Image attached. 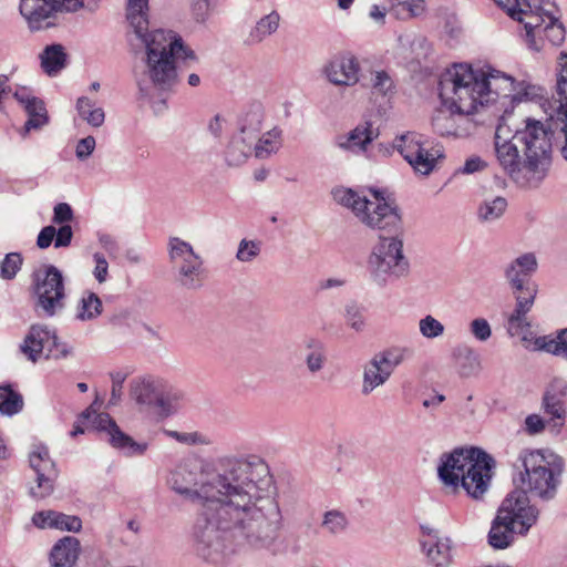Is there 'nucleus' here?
Returning a JSON list of instances; mask_svg holds the SVG:
<instances>
[{"mask_svg":"<svg viewBox=\"0 0 567 567\" xmlns=\"http://www.w3.org/2000/svg\"><path fill=\"white\" fill-rule=\"evenodd\" d=\"M456 113L446 110H439L432 120L434 131L442 136H458L460 133L456 127Z\"/></svg>","mask_w":567,"mask_h":567,"instance_id":"nucleus-46","label":"nucleus"},{"mask_svg":"<svg viewBox=\"0 0 567 567\" xmlns=\"http://www.w3.org/2000/svg\"><path fill=\"white\" fill-rule=\"evenodd\" d=\"M280 23V16L278 12L272 11L269 14L260 18L255 28L249 33V42L252 44L260 43L267 37L274 34Z\"/></svg>","mask_w":567,"mask_h":567,"instance_id":"nucleus-38","label":"nucleus"},{"mask_svg":"<svg viewBox=\"0 0 567 567\" xmlns=\"http://www.w3.org/2000/svg\"><path fill=\"white\" fill-rule=\"evenodd\" d=\"M344 311L348 326L357 332L362 331L365 327L362 308L355 302H350L346 306Z\"/></svg>","mask_w":567,"mask_h":567,"instance_id":"nucleus-53","label":"nucleus"},{"mask_svg":"<svg viewBox=\"0 0 567 567\" xmlns=\"http://www.w3.org/2000/svg\"><path fill=\"white\" fill-rule=\"evenodd\" d=\"M59 346V338L47 326L33 324L20 344V351L32 362H35L45 348Z\"/></svg>","mask_w":567,"mask_h":567,"instance_id":"nucleus-21","label":"nucleus"},{"mask_svg":"<svg viewBox=\"0 0 567 567\" xmlns=\"http://www.w3.org/2000/svg\"><path fill=\"white\" fill-rule=\"evenodd\" d=\"M368 271L371 279L384 286L391 279L404 276L409 262L403 255V243L394 236L380 237L368 259Z\"/></svg>","mask_w":567,"mask_h":567,"instance_id":"nucleus-10","label":"nucleus"},{"mask_svg":"<svg viewBox=\"0 0 567 567\" xmlns=\"http://www.w3.org/2000/svg\"><path fill=\"white\" fill-rule=\"evenodd\" d=\"M126 19L138 42L136 45L146 50L147 71L154 87L171 89L177 78L176 60H195V53L172 31L148 32V0H127Z\"/></svg>","mask_w":567,"mask_h":567,"instance_id":"nucleus-4","label":"nucleus"},{"mask_svg":"<svg viewBox=\"0 0 567 567\" xmlns=\"http://www.w3.org/2000/svg\"><path fill=\"white\" fill-rule=\"evenodd\" d=\"M390 10L398 19L406 20L424 12V0H389Z\"/></svg>","mask_w":567,"mask_h":567,"instance_id":"nucleus-41","label":"nucleus"},{"mask_svg":"<svg viewBox=\"0 0 567 567\" xmlns=\"http://www.w3.org/2000/svg\"><path fill=\"white\" fill-rule=\"evenodd\" d=\"M93 257L95 261L93 275L100 284H103L107 279L109 264L105 257L100 252H95Z\"/></svg>","mask_w":567,"mask_h":567,"instance_id":"nucleus-63","label":"nucleus"},{"mask_svg":"<svg viewBox=\"0 0 567 567\" xmlns=\"http://www.w3.org/2000/svg\"><path fill=\"white\" fill-rule=\"evenodd\" d=\"M406 350L402 348H390L374 354L372 358L385 370L391 377L394 369L405 359Z\"/></svg>","mask_w":567,"mask_h":567,"instance_id":"nucleus-48","label":"nucleus"},{"mask_svg":"<svg viewBox=\"0 0 567 567\" xmlns=\"http://www.w3.org/2000/svg\"><path fill=\"white\" fill-rule=\"evenodd\" d=\"M484 90V71L465 63L447 69L439 82V95L443 106L457 115L473 114L478 107L487 105Z\"/></svg>","mask_w":567,"mask_h":567,"instance_id":"nucleus-7","label":"nucleus"},{"mask_svg":"<svg viewBox=\"0 0 567 567\" xmlns=\"http://www.w3.org/2000/svg\"><path fill=\"white\" fill-rule=\"evenodd\" d=\"M166 435L174 439L178 443L186 445L203 444L205 441L203 436L197 432H178V431H165Z\"/></svg>","mask_w":567,"mask_h":567,"instance_id":"nucleus-56","label":"nucleus"},{"mask_svg":"<svg viewBox=\"0 0 567 567\" xmlns=\"http://www.w3.org/2000/svg\"><path fill=\"white\" fill-rule=\"evenodd\" d=\"M487 543L494 549H505L514 543V534H487Z\"/></svg>","mask_w":567,"mask_h":567,"instance_id":"nucleus-60","label":"nucleus"},{"mask_svg":"<svg viewBox=\"0 0 567 567\" xmlns=\"http://www.w3.org/2000/svg\"><path fill=\"white\" fill-rule=\"evenodd\" d=\"M230 536H234L233 542L236 546L237 555L260 549H269L274 553L279 550L275 534H230Z\"/></svg>","mask_w":567,"mask_h":567,"instance_id":"nucleus-26","label":"nucleus"},{"mask_svg":"<svg viewBox=\"0 0 567 567\" xmlns=\"http://www.w3.org/2000/svg\"><path fill=\"white\" fill-rule=\"evenodd\" d=\"M102 309L100 297L92 291H86L79 301L75 317L81 321L93 320L102 313Z\"/></svg>","mask_w":567,"mask_h":567,"instance_id":"nucleus-39","label":"nucleus"},{"mask_svg":"<svg viewBox=\"0 0 567 567\" xmlns=\"http://www.w3.org/2000/svg\"><path fill=\"white\" fill-rule=\"evenodd\" d=\"M484 82L486 84L485 100L486 103H494L498 99H511L512 102H522L533 99L535 86L524 83H515V80L499 71H484Z\"/></svg>","mask_w":567,"mask_h":567,"instance_id":"nucleus-13","label":"nucleus"},{"mask_svg":"<svg viewBox=\"0 0 567 567\" xmlns=\"http://www.w3.org/2000/svg\"><path fill=\"white\" fill-rule=\"evenodd\" d=\"M163 380L144 378L131 384V396L140 405L154 408Z\"/></svg>","mask_w":567,"mask_h":567,"instance_id":"nucleus-29","label":"nucleus"},{"mask_svg":"<svg viewBox=\"0 0 567 567\" xmlns=\"http://www.w3.org/2000/svg\"><path fill=\"white\" fill-rule=\"evenodd\" d=\"M441 156L439 151L435 153L429 152L424 146H422L416 154L411 157V159H406V162L411 165L415 173L421 175H429L433 168L435 167L437 158Z\"/></svg>","mask_w":567,"mask_h":567,"instance_id":"nucleus-42","label":"nucleus"},{"mask_svg":"<svg viewBox=\"0 0 567 567\" xmlns=\"http://www.w3.org/2000/svg\"><path fill=\"white\" fill-rule=\"evenodd\" d=\"M254 141L247 138L245 135L235 134L228 142L225 150V161L228 166H240L254 153Z\"/></svg>","mask_w":567,"mask_h":567,"instance_id":"nucleus-31","label":"nucleus"},{"mask_svg":"<svg viewBox=\"0 0 567 567\" xmlns=\"http://www.w3.org/2000/svg\"><path fill=\"white\" fill-rule=\"evenodd\" d=\"M537 258L526 252L512 260L504 269L505 279L515 298V308L507 319V331L516 336L530 327L527 313L532 310L537 292V285L530 280L537 270Z\"/></svg>","mask_w":567,"mask_h":567,"instance_id":"nucleus-8","label":"nucleus"},{"mask_svg":"<svg viewBox=\"0 0 567 567\" xmlns=\"http://www.w3.org/2000/svg\"><path fill=\"white\" fill-rule=\"evenodd\" d=\"M23 408L22 395L13 391L10 386H0V413L13 415Z\"/></svg>","mask_w":567,"mask_h":567,"instance_id":"nucleus-47","label":"nucleus"},{"mask_svg":"<svg viewBox=\"0 0 567 567\" xmlns=\"http://www.w3.org/2000/svg\"><path fill=\"white\" fill-rule=\"evenodd\" d=\"M423 146L422 136L415 132H408L395 137L393 148H395L404 159H411Z\"/></svg>","mask_w":567,"mask_h":567,"instance_id":"nucleus-45","label":"nucleus"},{"mask_svg":"<svg viewBox=\"0 0 567 567\" xmlns=\"http://www.w3.org/2000/svg\"><path fill=\"white\" fill-rule=\"evenodd\" d=\"M468 330L480 342H486L492 337V327L485 318L473 319L468 324Z\"/></svg>","mask_w":567,"mask_h":567,"instance_id":"nucleus-54","label":"nucleus"},{"mask_svg":"<svg viewBox=\"0 0 567 567\" xmlns=\"http://www.w3.org/2000/svg\"><path fill=\"white\" fill-rule=\"evenodd\" d=\"M419 330L422 337L435 339L444 333V326L433 316L427 315L419 321Z\"/></svg>","mask_w":567,"mask_h":567,"instance_id":"nucleus-51","label":"nucleus"},{"mask_svg":"<svg viewBox=\"0 0 567 567\" xmlns=\"http://www.w3.org/2000/svg\"><path fill=\"white\" fill-rule=\"evenodd\" d=\"M167 483L185 498L204 502L198 519L203 529L282 527L279 505L269 493V466L258 455H227L215 462L188 456L171 471Z\"/></svg>","mask_w":567,"mask_h":567,"instance_id":"nucleus-1","label":"nucleus"},{"mask_svg":"<svg viewBox=\"0 0 567 567\" xmlns=\"http://www.w3.org/2000/svg\"><path fill=\"white\" fill-rule=\"evenodd\" d=\"M379 136L371 122L357 125L347 135L339 136L336 144L339 148L354 153L365 152L367 147Z\"/></svg>","mask_w":567,"mask_h":567,"instance_id":"nucleus-24","label":"nucleus"},{"mask_svg":"<svg viewBox=\"0 0 567 567\" xmlns=\"http://www.w3.org/2000/svg\"><path fill=\"white\" fill-rule=\"evenodd\" d=\"M567 398V382L563 379H555L543 396V408L545 413L551 419L563 421L566 415L565 400Z\"/></svg>","mask_w":567,"mask_h":567,"instance_id":"nucleus-25","label":"nucleus"},{"mask_svg":"<svg viewBox=\"0 0 567 567\" xmlns=\"http://www.w3.org/2000/svg\"><path fill=\"white\" fill-rule=\"evenodd\" d=\"M39 59L43 72L49 76H55L66 66L68 54L62 44L53 43L43 49Z\"/></svg>","mask_w":567,"mask_h":567,"instance_id":"nucleus-30","label":"nucleus"},{"mask_svg":"<svg viewBox=\"0 0 567 567\" xmlns=\"http://www.w3.org/2000/svg\"><path fill=\"white\" fill-rule=\"evenodd\" d=\"M56 228L53 225L43 227L37 238V246L40 249L49 248L55 240Z\"/></svg>","mask_w":567,"mask_h":567,"instance_id":"nucleus-61","label":"nucleus"},{"mask_svg":"<svg viewBox=\"0 0 567 567\" xmlns=\"http://www.w3.org/2000/svg\"><path fill=\"white\" fill-rule=\"evenodd\" d=\"M545 429V421L538 414H529L525 419L524 430L529 435H536Z\"/></svg>","mask_w":567,"mask_h":567,"instance_id":"nucleus-64","label":"nucleus"},{"mask_svg":"<svg viewBox=\"0 0 567 567\" xmlns=\"http://www.w3.org/2000/svg\"><path fill=\"white\" fill-rule=\"evenodd\" d=\"M73 238V229L70 225H62L56 229L54 247L65 248L71 245Z\"/></svg>","mask_w":567,"mask_h":567,"instance_id":"nucleus-62","label":"nucleus"},{"mask_svg":"<svg viewBox=\"0 0 567 567\" xmlns=\"http://www.w3.org/2000/svg\"><path fill=\"white\" fill-rule=\"evenodd\" d=\"M264 110L261 104L252 103L240 113L238 117V133L256 142L261 132Z\"/></svg>","mask_w":567,"mask_h":567,"instance_id":"nucleus-27","label":"nucleus"},{"mask_svg":"<svg viewBox=\"0 0 567 567\" xmlns=\"http://www.w3.org/2000/svg\"><path fill=\"white\" fill-rule=\"evenodd\" d=\"M80 551V543L75 537L65 536L52 548L50 561L53 567H73Z\"/></svg>","mask_w":567,"mask_h":567,"instance_id":"nucleus-28","label":"nucleus"},{"mask_svg":"<svg viewBox=\"0 0 567 567\" xmlns=\"http://www.w3.org/2000/svg\"><path fill=\"white\" fill-rule=\"evenodd\" d=\"M19 12L30 32H39L56 25L58 13L51 0H20Z\"/></svg>","mask_w":567,"mask_h":567,"instance_id":"nucleus-17","label":"nucleus"},{"mask_svg":"<svg viewBox=\"0 0 567 567\" xmlns=\"http://www.w3.org/2000/svg\"><path fill=\"white\" fill-rule=\"evenodd\" d=\"M22 265L19 252L7 254L0 264V277L7 280L13 279Z\"/></svg>","mask_w":567,"mask_h":567,"instance_id":"nucleus-52","label":"nucleus"},{"mask_svg":"<svg viewBox=\"0 0 567 567\" xmlns=\"http://www.w3.org/2000/svg\"><path fill=\"white\" fill-rule=\"evenodd\" d=\"M182 399L183 393L181 391L163 381L154 409L159 415L168 416L176 412Z\"/></svg>","mask_w":567,"mask_h":567,"instance_id":"nucleus-36","label":"nucleus"},{"mask_svg":"<svg viewBox=\"0 0 567 567\" xmlns=\"http://www.w3.org/2000/svg\"><path fill=\"white\" fill-rule=\"evenodd\" d=\"M517 461L524 468L519 473L518 482L514 480L520 489L512 492L502 502L489 532L499 527H504L505 532H515L516 527H520V532H527L538 516V511L528 505L527 493L543 501H550L557 494L564 471V460L560 456L524 450Z\"/></svg>","mask_w":567,"mask_h":567,"instance_id":"nucleus-2","label":"nucleus"},{"mask_svg":"<svg viewBox=\"0 0 567 567\" xmlns=\"http://www.w3.org/2000/svg\"><path fill=\"white\" fill-rule=\"evenodd\" d=\"M511 114L505 112L495 130L494 145L499 165L522 187H536L545 176L544 163L551 150V127L526 117L525 126L509 127Z\"/></svg>","mask_w":567,"mask_h":567,"instance_id":"nucleus-3","label":"nucleus"},{"mask_svg":"<svg viewBox=\"0 0 567 567\" xmlns=\"http://www.w3.org/2000/svg\"><path fill=\"white\" fill-rule=\"evenodd\" d=\"M321 527L330 532L342 530L349 527V520L341 511L331 509L324 513Z\"/></svg>","mask_w":567,"mask_h":567,"instance_id":"nucleus-50","label":"nucleus"},{"mask_svg":"<svg viewBox=\"0 0 567 567\" xmlns=\"http://www.w3.org/2000/svg\"><path fill=\"white\" fill-rule=\"evenodd\" d=\"M35 307L47 317H53L65 307V287L62 272L53 265L34 274Z\"/></svg>","mask_w":567,"mask_h":567,"instance_id":"nucleus-12","label":"nucleus"},{"mask_svg":"<svg viewBox=\"0 0 567 567\" xmlns=\"http://www.w3.org/2000/svg\"><path fill=\"white\" fill-rule=\"evenodd\" d=\"M233 539L230 534H194L193 544L200 558L218 565L237 555Z\"/></svg>","mask_w":567,"mask_h":567,"instance_id":"nucleus-15","label":"nucleus"},{"mask_svg":"<svg viewBox=\"0 0 567 567\" xmlns=\"http://www.w3.org/2000/svg\"><path fill=\"white\" fill-rule=\"evenodd\" d=\"M375 202L369 200L364 195L351 188H337L333 190L334 200L352 210L355 217L367 227L398 233L401 228V214L394 203L386 202L383 192L370 189Z\"/></svg>","mask_w":567,"mask_h":567,"instance_id":"nucleus-9","label":"nucleus"},{"mask_svg":"<svg viewBox=\"0 0 567 567\" xmlns=\"http://www.w3.org/2000/svg\"><path fill=\"white\" fill-rule=\"evenodd\" d=\"M389 379L390 375L385 370H383L377 360L372 358L363 369L362 394L368 395L372 393L377 388L383 385Z\"/></svg>","mask_w":567,"mask_h":567,"instance_id":"nucleus-35","label":"nucleus"},{"mask_svg":"<svg viewBox=\"0 0 567 567\" xmlns=\"http://www.w3.org/2000/svg\"><path fill=\"white\" fill-rule=\"evenodd\" d=\"M556 92L559 96V105L556 111L557 118L555 125L564 134L565 142L560 153L567 162V54L565 53L560 54L558 61Z\"/></svg>","mask_w":567,"mask_h":567,"instance_id":"nucleus-22","label":"nucleus"},{"mask_svg":"<svg viewBox=\"0 0 567 567\" xmlns=\"http://www.w3.org/2000/svg\"><path fill=\"white\" fill-rule=\"evenodd\" d=\"M30 466L37 474L35 485L30 487V494L35 498L49 496L54 488L58 471L51 460L48 447L38 445L30 453Z\"/></svg>","mask_w":567,"mask_h":567,"instance_id":"nucleus-16","label":"nucleus"},{"mask_svg":"<svg viewBox=\"0 0 567 567\" xmlns=\"http://www.w3.org/2000/svg\"><path fill=\"white\" fill-rule=\"evenodd\" d=\"M367 86L375 97L390 100L396 92V85L391 74L384 70H372Z\"/></svg>","mask_w":567,"mask_h":567,"instance_id":"nucleus-32","label":"nucleus"},{"mask_svg":"<svg viewBox=\"0 0 567 567\" xmlns=\"http://www.w3.org/2000/svg\"><path fill=\"white\" fill-rule=\"evenodd\" d=\"M56 13H75L83 8V0H51Z\"/></svg>","mask_w":567,"mask_h":567,"instance_id":"nucleus-59","label":"nucleus"},{"mask_svg":"<svg viewBox=\"0 0 567 567\" xmlns=\"http://www.w3.org/2000/svg\"><path fill=\"white\" fill-rule=\"evenodd\" d=\"M76 110L79 115L91 126L100 127L105 120V113L102 107H96L94 103L82 96L76 102Z\"/></svg>","mask_w":567,"mask_h":567,"instance_id":"nucleus-43","label":"nucleus"},{"mask_svg":"<svg viewBox=\"0 0 567 567\" xmlns=\"http://www.w3.org/2000/svg\"><path fill=\"white\" fill-rule=\"evenodd\" d=\"M454 357L456 359L457 371L461 377L470 378L480 372L481 358L473 348L467 346L458 347L454 352Z\"/></svg>","mask_w":567,"mask_h":567,"instance_id":"nucleus-33","label":"nucleus"},{"mask_svg":"<svg viewBox=\"0 0 567 567\" xmlns=\"http://www.w3.org/2000/svg\"><path fill=\"white\" fill-rule=\"evenodd\" d=\"M32 524L38 529H58L60 532H81L82 529V520L79 516L51 509L34 513Z\"/></svg>","mask_w":567,"mask_h":567,"instance_id":"nucleus-23","label":"nucleus"},{"mask_svg":"<svg viewBox=\"0 0 567 567\" xmlns=\"http://www.w3.org/2000/svg\"><path fill=\"white\" fill-rule=\"evenodd\" d=\"M422 553L434 567H447L453 559V542L447 534H422Z\"/></svg>","mask_w":567,"mask_h":567,"instance_id":"nucleus-19","label":"nucleus"},{"mask_svg":"<svg viewBox=\"0 0 567 567\" xmlns=\"http://www.w3.org/2000/svg\"><path fill=\"white\" fill-rule=\"evenodd\" d=\"M508 16L524 24L529 49L540 51L545 39L554 47L565 41L566 31L553 0H494Z\"/></svg>","mask_w":567,"mask_h":567,"instance_id":"nucleus-6","label":"nucleus"},{"mask_svg":"<svg viewBox=\"0 0 567 567\" xmlns=\"http://www.w3.org/2000/svg\"><path fill=\"white\" fill-rule=\"evenodd\" d=\"M112 378V391L109 404L115 405L120 402L122 396V388L125 381V374L122 372H115L111 374Z\"/></svg>","mask_w":567,"mask_h":567,"instance_id":"nucleus-58","label":"nucleus"},{"mask_svg":"<svg viewBox=\"0 0 567 567\" xmlns=\"http://www.w3.org/2000/svg\"><path fill=\"white\" fill-rule=\"evenodd\" d=\"M82 417L90 420L99 431L106 432L109 443L126 456L143 455L147 450V443H138L133 437L121 431L115 421L107 413H96L87 409L82 413Z\"/></svg>","mask_w":567,"mask_h":567,"instance_id":"nucleus-14","label":"nucleus"},{"mask_svg":"<svg viewBox=\"0 0 567 567\" xmlns=\"http://www.w3.org/2000/svg\"><path fill=\"white\" fill-rule=\"evenodd\" d=\"M96 146L95 138L91 135L78 141L75 146V156L79 161H86L94 152Z\"/></svg>","mask_w":567,"mask_h":567,"instance_id":"nucleus-55","label":"nucleus"},{"mask_svg":"<svg viewBox=\"0 0 567 567\" xmlns=\"http://www.w3.org/2000/svg\"><path fill=\"white\" fill-rule=\"evenodd\" d=\"M507 209V200L503 196L484 199L477 207V217L483 223L499 219Z\"/></svg>","mask_w":567,"mask_h":567,"instance_id":"nucleus-37","label":"nucleus"},{"mask_svg":"<svg viewBox=\"0 0 567 567\" xmlns=\"http://www.w3.org/2000/svg\"><path fill=\"white\" fill-rule=\"evenodd\" d=\"M566 344L567 328L561 329L555 338L550 336H543L535 340L537 349L561 358L564 355Z\"/></svg>","mask_w":567,"mask_h":567,"instance_id":"nucleus-44","label":"nucleus"},{"mask_svg":"<svg viewBox=\"0 0 567 567\" xmlns=\"http://www.w3.org/2000/svg\"><path fill=\"white\" fill-rule=\"evenodd\" d=\"M281 130L274 127L262 135H258L257 141L252 145V152L257 158H268L277 153L281 147Z\"/></svg>","mask_w":567,"mask_h":567,"instance_id":"nucleus-34","label":"nucleus"},{"mask_svg":"<svg viewBox=\"0 0 567 567\" xmlns=\"http://www.w3.org/2000/svg\"><path fill=\"white\" fill-rule=\"evenodd\" d=\"M260 250V241L241 239L238 245L236 258L240 262H251L259 256Z\"/></svg>","mask_w":567,"mask_h":567,"instance_id":"nucleus-49","label":"nucleus"},{"mask_svg":"<svg viewBox=\"0 0 567 567\" xmlns=\"http://www.w3.org/2000/svg\"><path fill=\"white\" fill-rule=\"evenodd\" d=\"M360 64L351 54L336 55L322 68V74L336 86H353L360 81Z\"/></svg>","mask_w":567,"mask_h":567,"instance_id":"nucleus-18","label":"nucleus"},{"mask_svg":"<svg viewBox=\"0 0 567 567\" xmlns=\"http://www.w3.org/2000/svg\"><path fill=\"white\" fill-rule=\"evenodd\" d=\"M167 250L177 285L186 290L200 289L204 286L206 272L204 260L194 251L193 246L178 237H171Z\"/></svg>","mask_w":567,"mask_h":567,"instance_id":"nucleus-11","label":"nucleus"},{"mask_svg":"<svg viewBox=\"0 0 567 567\" xmlns=\"http://www.w3.org/2000/svg\"><path fill=\"white\" fill-rule=\"evenodd\" d=\"M494 465V458L480 447H457L441 455L437 475L445 486H461L477 499L488 488Z\"/></svg>","mask_w":567,"mask_h":567,"instance_id":"nucleus-5","label":"nucleus"},{"mask_svg":"<svg viewBox=\"0 0 567 567\" xmlns=\"http://www.w3.org/2000/svg\"><path fill=\"white\" fill-rule=\"evenodd\" d=\"M73 210L66 203H59L53 208L52 221L58 225H68L73 219Z\"/></svg>","mask_w":567,"mask_h":567,"instance_id":"nucleus-57","label":"nucleus"},{"mask_svg":"<svg viewBox=\"0 0 567 567\" xmlns=\"http://www.w3.org/2000/svg\"><path fill=\"white\" fill-rule=\"evenodd\" d=\"M305 347L308 351L305 357L307 369L311 373L321 371L326 362V353L322 342L317 339H308Z\"/></svg>","mask_w":567,"mask_h":567,"instance_id":"nucleus-40","label":"nucleus"},{"mask_svg":"<svg viewBox=\"0 0 567 567\" xmlns=\"http://www.w3.org/2000/svg\"><path fill=\"white\" fill-rule=\"evenodd\" d=\"M14 100L24 109L29 118L24 124L25 132L38 130L48 124L49 116L44 102L34 96L25 86H19L13 92Z\"/></svg>","mask_w":567,"mask_h":567,"instance_id":"nucleus-20","label":"nucleus"}]
</instances>
